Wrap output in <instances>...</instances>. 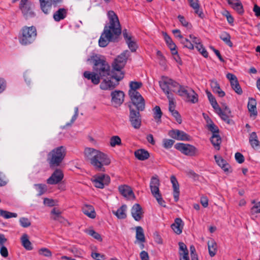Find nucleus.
<instances>
[{"label": "nucleus", "mask_w": 260, "mask_h": 260, "mask_svg": "<svg viewBox=\"0 0 260 260\" xmlns=\"http://www.w3.org/2000/svg\"><path fill=\"white\" fill-rule=\"evenodd\" d=\"M67 153L65 146L56 147L47 154V161L51 168L59 167L62 163Z\"/></svg>", "instance_id": "4"}, {"label": "nucleus", "mask_w": 260, "mask_h": 260, "mask_svg": "<svg viewBox=\"0 0 260 260\" xmlns=\"http://www.w3.org/2000/svg\"><path fill=\"white\" fill-rule=\"evenodd\" d=\"M226 77L230 80L232 89L237 94L241 95L243 91L240 86L236 76L232 73H228L226 74Z\"/></svg>", "instance_id": "17"}, {"label": "nucleus", "mask_w": 260, "mask_h": 260, "mask_svg": "<svg viewBox=\"0 0 260 260\" xmlns=\"http://www.w3.org/2000/svg\"><path fill=\"white\" fill-rule=\"evenodd\" d=\"M93 72L85 71L83 73L84 77L88 80H90L94 85H98L100 82V79H103L100 84V88L102 90H112L119 84V81L124 77V73H120L118 75L113 68L111 67L104 57L98 56H93Z\"/></svg>", "instance_id": "1"}, {"label": "nucleus", "mask_w": 260, "mask_h": 260, "mask_svg": "<svg viewBox=\"0 0 260 260\" xmlns=\"http://www.w3.org/2000/svg\"><path fill=\"white\" fill-rule=\"evenodd\" d=\"M126 205H123L116 211H113L112 212L118 218L124 219L126 217Z\"/></svg>", "instance_id": "29"}, {"label": "nucleus", "mask_w": 260, "mask_h": 260, "mask_svg": "<svg viewBox=\"0 0 260 260\" xmlns=\"http://www.w3.org/2000/svg\"><path fill=\"white\" fill-rule=\"evenodd\" d=\"M153 117L157 123H160L161 122V117L162 116V113L161 111L160 107L158 106H156L153 109Z\"/></svg>", "instance_id": "40"}, {"label": "nucleus", "mask_w": 260, "mask_h": 260, "mask_svg": "<svg viewBox=\"0 0 260 260\" xmlns=\"http://www.w3.org/2000/svg\"><path fill=\"white\" fill-rule=\"evenodd\" d=\"M61 0H39L40 9L45 14H49L53 4L60 3Z\"/></svg>", "instance_id": "15"}, {"label": "nucleus", "mask_w": 260, "mask_h": 260, "mask_svg": "<svg viewBox=\"0 0 260 260\" xmlns=\"http://www.w3.org/2000/svg\"><path fill=\"white\" fill-rule=\"evenodd\" d=\"M19 222L23 228H27L31 225V222L27 218L21 217L19 219Z\"/></svg>", "instance_id": "54"}, {"label": "nucleus", "mask_w": 260, "mask_h": 260, "mask_svg": "<svg viewBox=\"0 0 260 260\" xmlns=\"http://www.w3.org/2000/svg\"><path fill=\"white\" fill-rule=\"evenodd\" d=\"M68 10L64 8H60L53 14V18L55 21L58 22L64 19L67 15Z\"/></svg>", "instance_id": "26"}, {"label": "nucleus", "mask_w": 260, "mask_h": 260, "mask_svg": "<svg viewBox=\"0 0 260 260\" xmlns=\"http://www.w3.org/2000/svg\"><path fill=\"white\" fill-rule=\"evenodd\" d=\"M37 32L34 26L23 27L20 32L19 41L21 44L27 45L32 43L36 39Z\"/></svg>", "instance_id": "5"}, {"label": "nucleus", "mask_w": 260, "mask_h": 260, "mask_svg": "<svg viewBox=\"0 0 260 260\" xmlns=\"http://www.w3.org/2000/svg\"><path fill=\"white\" fill-rule=\"evenodd\" d=\"M123 36L129 49L132 52H135L137 48V44L136 42L132 39V36L128 34L126 29L123 30Z\"/></svg>", "instance_id": "19"}, {"label": "nucleus", "mask_w": 260, "mask_h": 260, "mask_svg": "<svg viewBox=\"0 0 260 260\" xmlns=\"http://www.w3.org/2000/svg\"><path fill=\"white\" fill-rule=\"evenodd\" d=\"M178 37L181 39V43L184 47H186L190 50L194 49V45L192 43L190 39L183 38L181 35H179Z\"/></svg>", "instance_id": "38"}, {"label": "nucleus", "mask_w": 260, "mask_h": 260, "mask_svg": "<svg viewBox=\"0 0 260 260\" xmlns=\"http://www.w3.org/2000/svg\"><path fill=\"white\" fill-rule=\"evenodd\" d=\"M196 48L198 50V51L205 57H207L208 56V53L207 50L203 47V45L201 44V42L199 44L195 46Z\"/></svg>", "instance_id": "50"}, {"label": "nucleus", "mask_w": 260, "mask_h": 260, "mask_svg": "<svg viewBox=\"0 0 260 260\" xmlns=\"http://www.w3.org/2000/svg\"><path fill=\"white\" fill-rule=\"evenodd\" d=\"M39 253L40 255L46 257H50L52 256L51 251L47 248H42L39 250Z\"/></svg>", "instance_id": "53"}, {"label": "nucleus", "mask_w": 260, "mask_h": 260, "mask_svg": "<svg viewBox=\"0 0 260 260\" xmlns=\"http://www.w3.org/2000/svg\"><path fill=\"white\" fill-rule=\"evenodd\" d=\"M184 226V222L180 218H176L174 222L172 224L171 228L177 235H180L182 232Z\"/></svg>", "instance_id": "21"}, {"label": "nucleus", "mask_w": 260, "mask_h": 260, "mask_svg": "<svg viewBox=\"0 0 260 260\" xmlns=\"http://www.w3.org/2000/svg\"><path fill=\"white\" fill-rule=\"evenodd\" d=\"M190 6L194 10L195 13L199 15L201 18H203L204 16L203 12L200 10V5L199 4L198 0H188Z\"/></svg>", "instance_id": "34"}, {"label": "nucleus", "mask_w": 260, "mask_h": 260, "mask_svg": "<svg viewBox=\"0 0 260 260\" xmlns=\"http://www.w3.org/2000/svg\"><path fill=\"white\" fill-rule=\"evenodd\" d=\"M238 14L242 15L244 13V9L240 1H239L237 3L234 4L231 6Z\"/></svg>", "instance_id": "48"}, {"label": "nucleus", "mask_w": 260, "mask_h": 260, "mask_svg": "<svg viewBox=\"0 0 260 260\" xmlns=\"http://www.w3.org/2000/svg\"><path fill=\"white\" fill-rule=\"evenodd\" d=\"M111 96L112 103L115 107L120 106L124 101V93L121 90L112 91Z\"/></svg>", "instance_id": "16"}, {"label": "nucleus", "mask_w": 260, "mask_h": 260, "mask_svg": "<svg viewBox=\"0 0 260 260\" xmlns=\"http://www.w3.org/2000/svg\"><path fill=\"white\" fill-rule=\"evenodd\" d=\"M189 38L190 39L192 43L195 46L201 43L200 39L193 35H190L189 36Z\"/></svg>", "instance_id": "61"}, {"label": "nucleus", "mask_w": 260, "mask_h": 260, "mask_svg": "<svg viewBox=\"0 0 260 260\" xmlns=\"http://www.w3.org/2000/svg\"><path fill=\"white\" fill-rule=\"evenodd\" d=\"M109 143L112 147H115L116 146H120L121 145V140L119 136H113L111 137Z\"/></svg>", "instance_id": "44"}, {"label": "nucleus", "mask_w": 260, "mask_h": 260, "mask_svg": "<svg viewBox=\"0 0 260 260\" xmlns=\"http://www.w3.org/2000/svg\"><path fill=\"white\" fill-rule=\"evenodd\" d=\"M142 86V83L140 82L132 81L129 83L130 89L128 91V94H130L133 91H137V89L140 88Z\"/></svg>", "instance_id": "47"}, {"label": "nucleus", "mask_w": 260, "mask_h": 260, "mask_svg": "<svg viewBox=\"0 0 260 260\" xmlns=\"http://www.w3.org/2000/svg\"><path fill=\"white\" fill-rule=\"evenodd\" d=\"M167 98L169 99V111L171 113H172V112L176 111L175 109V103L174 102L173 96H169L168 95V96H167Z\"/></svg>", "instance_id": "55"}, {"label": "nucleus", "mask_w": 260, "mask_h": 260, "mask_svg": "<svg viewBox=\"0 0 260 260\" xmlns=\"http://www.w3.org/2000/svg\"><path fill=\"white\" fill-rule=\"evenodd\" d=\"M193 89L187 86L181 85L180 84L178 89L177 91V93L179 95L185 99L187 101V98L191 94V92Z\"/></svg>", "instance_id": "22"}, {"label": "nucleus", "mask_w": 260, "mask_h": 260, "mask_svg": "<svg viewBox=\"0 0 260 260\" xmlns=\"http://www.w3.org/2000/svg\"><path fill=\"white\" fill-rule=\"evenodd\" d=\"M206 93L207 95L208 100L213 108V109L216 110H218V111L220 110V108L219 107L218 103L215 98V97L212 95V94L208 90H206Z\"/></svg>", "instance_id": "32"}, {"label": "nucleus", "mask_w": 260, "mask_h": 260, "mask_svg": "<svg viewBox=\"0 0 260 260\" xmlns=\"http://www.w3.org/2000/svg\"><path fill=\"white\" fill-rule=\"evenodd\" d=\"M220 38L229 47H233V43L231 41V36L229 34L224 31L220 34Z\"/></svg>", "instance_id": "42"}, {"label": "nucleus", "mask_w": 260, "mask_h": 260, "mask_svg": "<svg viewBox=\"0 0 260 260\" xmlns=\"http://www.w3.org/2000/svg\"><path fill=\"white\" fill-rule=\"evenodd\" d=\"M179 249L182 252H180L179 254L182 257L180 258V260H189L188 257V251L186 245L183 242L179 243Z\"/></svg>", "instance_id": "28"}, {"label": "nucleus", "mask_w": 260, "mask_h": 260, "mask_svg": "<svg viewBox=\"0 0 260 260\" xmlns=\"http://www.w3.org/2000/svg\"><path fill=\"white\" fill-rule=\"evenodd\" d=\"M21 242L22 245L27 250L32 249V246L31 242L29 240L28 236L26 234H24L21 237Z\"/></svg>", "instance_id": "33"}, {"label": "nucleus", "mask_w": 260, "mask_h": 260, "mask_svg": "<svg viewBox=\"0 0 260 260\" xmlns=\"http://www.w3.org/2000/svg\"><path fill=\"white\" fill-rule=\"evenodd\" d=\"M168 135L172 138L179 141H190L191 137L183 131L179 129H172Z\"/></svg>", "instance_id": "14"}, {"label": "nucleus", "mask_w": 260, "mask_h": 260, "mask_svg": "<svg viewBox=\"0 0 260 260\" xmlns=\"http://www.w3.org/2000/svg\"><path fill=\"white\" fill-rule=\"evenodd\" d=\"M172 115L175 118L178 123L180 124L182 122L181 116L177 111H175L171 113Z\"/></svg>", "instance_id": "64"}, {"label": "nucleus", "mask_w": 260, "mask_h": 260, "mask_svg": "<svg viewBox=\"0 0 260 260\" xmlns=\"http://www.w3.org/2000/svg\"><path fill=\"white\" fill-rule=\"evenodd\" d=\"M61 211L56 208H54L51 211V214L52 215V218L53 220L65 223L67 221L61 215Z\"/></svg>", "instance_id": "25"}, {"label": "nucleus", "mask_w": 260, "mask_h": 260, "mask_svg": "<svg viewBox=\"0 0 260 260\" xmlns=\"http://www.w3.org/2000/svg\"><path fill=\"white\" fill-rule=\"evenodd\" d=\"M208 248L210 256H214L217 251V244L215 241L212 239L208 242Z\"/></svg>", "instance_id": "36"}, {"label": "nucleus", "mask_w": 260, "mask_h": 260, "mask_svg": "<svg viewBox=\"0 0 260 260\" xmlns=\"http://www.w3.org/2000/svg\"><path fill=\"white\" fill-rule=\"evenodd\" d=\"M160 181L157 175L153 176L150 182V188L151 192L154 198H155L158 203L162 207H166L165 202L163 200L160 192L159 187Z\"/></svg>", "instance_id": "7"}, {"label": "nucleus", "mask_w": 260, "mask_h": 260, "mask_svg": "<svg viewBox=\"0 0 260 260\" xmlns=\"http://www.w3.org/2000/svg\"><path fill=\"white\" fill-rule=\"evenodd\" d=\"M85 159L98 171H105V166L111 163L110 157L106 153L94 148L87 147L84 151Z\"/></svg>", "instance_id": "3"}, {"label": "nucleus", "mask_w": 260, "mask_h": 260, "mask_svg": "<svg viewBox=\"0 0 260 260\" xmlns=\"http://www.w3.org/2000/svg\"><path fill=\"white\" fill-rule=\"evenodd\" d=\"M131 214L133 217L136 221H140L143 217V212L141 206L139 204H135L131 209Z\"/></svg>", "instance_id": "20"}, {"label": "nucleus", "mask_w": 260, "mask_h": 260, "mask_svg": "<svg viewBox=\"0 0 260 260\" xmlns=\"http://www.w3.org/2000/svg\"><path fill=\"white\" fill-rule=\"evenodd\" d=\"M87 233L88 235H89L90 236L93 237L94 239L100 241H101L102 240V238L101 235L99 233L94 231L93 230H88Z\"/></svg>", "instance_id": "56"}, {"label": "nucleus", "mask_w": 260, "mask_h": 260, "mask_svg": "<svg viewBox=\"0 0 260 260\" xmlns=\"http://www.w3.org/2000/svg\"><path fill=\"white\" fill-rule=\"evenodd\" d=\"M175 148L183 154L190 156H195L198 152L196 147L188 144L178 143L175 145Z\"/></svg>", "instance_id": "11"}, {"label": "nucleus", "mask_w": 260, "mask_h": 260, "mask_svg": "<svg viewBox=\"0 0 260 260\" xmlns=\"http://www.w3.org/2000/svg\"><path fill=\"white\" fill-rule=\"evenodd\" d=\"M0 216L5 219H9L13 217L16 218L18 215L16 213L10 212L0 209Z\"/></svg>", "instance_id": "46"}, {"label": "nucleus", "mask_w": 260, "mask_h": 260, "mask_svg": "<svg viewBox=\"0 0 260 260\" xmlns=\"http://www.w3.org/2000/svg\"><path fill=\"white\" fill-rule=\"evenodd\" d=\"M174 143L175 141L171 139H164L162 140L163 147L166 149L171 148L174 144Z\"/></svg>", "instance_id": "51"}, {"label": "nucleus", "mask_w": 260, "mask_h": 260, "mask_svg": "<svg viewBox=\"0 0 260 260\" xmlns=\"http://www.w3.org/2000/svg\"><path fill=\"white\" fill-rule=\"evenodd\" d=\"M210 86L213 91L214 93L218 94L219 96L223 97L225 95V92L221 89L219 84L216 81H211Z\"/></svg>", "instance_id": "27"}, {"label": "nucleus", "mask_w": 260, "mask_h": 260, "mask_svg": "<svg viewBox=\"0 0 260 260\" xmlns=\"http://www.w3.org/2000/svg\"><path fill=\"white\" fill-rule=\"evenodd\" d=\"M214 158L217 165L221 168L224 172L229 171V165L226 162V160L223 159L221 157H218L216 155L214 156Z\"/></svg>", "instance_id": "35"}, {"label": "nucleus", "mask_w": 260, "mask_h": 260, "mask_svg": "<svg viewBox=\"0 0 260 260\" xmlns=\"http://www.w3.org/2000/svg\"><path fill=\"white\" fill-rule=\"evenodd\" d=\"M132 106H135L136 110L144 111L145 108V102L144 98L138 91H133L128 94Z\"/></svg>", "instance_id": "10"}, {"label": "nucleus", "mask_w": 260, "mask_h": 260, "mask_svg": "<svg viewBox=\"0 0 260 260\" xmlns=\"http://www.w3.org/2000/svg\"><path fill=\"white\" fill-rule=\"evenodd\" d=\"M0 253L4 257H7L8 256V251L6 247L1 246L0 248Z\"/></svg>", "instance_id": "62"}, {"label": "nucleus", "mask_w": 260, "mask_h": 260, "mask_svg": "<svg viewBox=\"0 0 260 260\" xmlns=\"http://www.w3.org/2000/svg\"><path fill=\"white\" fill-rule=\"evenodd\" d=\"M63 178V174L60 169H56L47 180L49 184H56L60 182Z\"/></svg>", "instance_id": "18"}, {"label": "nucleus", "mask_w": 260, "mask_h": 260, "mask_svg": "<svg viewBox=\"0 0 260 260\" xmlns=\"http://www.w3.org/2000/svg\"><path fill=\"white\" fill-rule=\"evenodd\" d=\"M95 187L103 188L110 182V177L106 174H100L95 175L92 181Z\"/></svg>", "instance_id": "13"}, {"label": "nucleus", "mask_w": 260, "mask_h": 260, "mask_svg": "<svg viewBox=\"0 0 260 260\" xmlns=\"http://www.w3.org/2000/svg\"><path fill=\"white\" fill-rule=\"evenodd\" d=\"M43 202L45 205L48 206L52 207L55 205V201L53 199L45 198Z\"/></svg>", "instance_id": "63"}, {"label": "nucleus", "mask_w": 260, "mask_h": 260, "mask_svg": "<svg viewBox=\"0 0 260 260\" xmlns=\"http://www.w3.org/2000/svg\"><path fill=\"white\" fill-rule=\"evenodd\" d=\"M136 239L140 242L144 243L145 242V238L144 231L141 226L136 227Z\"/></svg>", "instance_id": "41"}, {"label": "nucleus", "mask_w": 260, "mask_h": 260, "mask_svg": "<svg viewBox=\"0 0 260 260\" xmlns=\"http://www.w3.org/2000/svg\"><path fill=\"white\" fill-rule=\"evenodd\" d=\"M109 22L104 28L99 44L100 47L107 46L109 42L115 41L121 34V27L119 19L113 11H109L108 13Z\"/></svg>", "instance_id": "2"}, {"label": "nucleus", "mask_w": 260, "mask_h": 260, "mask_svg": "<svg viewBox=\"0 0 260 260\" xmlns=\"http://www.w3.org/2000/svg\"><path fill=\"white\" fill-rule=\"evenodd\" d=\"M206 121L207 123V127L209 131H211L213 134L219 133V128L213 122L211 119L208 117V118L206 119Z\"/></svg>", "instance_id": "39"}, {"label": "nucleus", "mask_w": 260, "mask_h": 260, "mask_svg": "<svg viewBox=\"0 0 260 260\" xmlns=\"http://www.w3.org/2000/svg\"><path fill=\"white\" fill-rule=\"evenodd\" d=\"M251 212L253 214L260 213V201L255 203V205L251 209Z\"/></svg>", "instance_id": "57"}, {"label": "nucleus", "mask_w": 260, "mask_h": 260, "mask_svg": "<svg viewBox=\"0 0 260 260\" xmlns=\"http://www.w3.org/2000/svg\"><path fill=\"white\" fill-rule=\"evenodd\" d=\"M129 56V51L125 50L115 59L112 63V67L118 75H119L120 73H123L121 69L124 67Z\"/></svg>", "instance_id": "8"}, {"label": "nucleus", "mask_w": 260, "mask_h": 260, "mask_svg": "<svg viewBox=\"0 0 260 260\" xmlns=\"http://www.w3.org/2000/svg\"><path fill=\"white\" fill-rule=\"evenodd\" d=\"M235 157L236 161L239 164H242L244 161V157L243 154L240 152L236 153Z\"/></svg>", "instance_id": "59"}, {"label": "nucleus", "mask_w": 260, "mask_h": 260, "mask_svg": "<svg viewBox=\"0 0 260 260\" xmlns=\"http://www.w3.org/2000/svg\"><path fill=\"white\" fill-rule=\"evenodd\" d=\"M215 112L227 123L232 124L233 122V120L230 119L229 115L227 114L228 113L223 112L221 108L220 111L216 110Z\"/></svg>", "instance_id": "43"}, {"label": "nucleus", "mask_w": 260, "mask_h": 260, "mask_svg": "<svg viewBox=\"0 0 260 260\" xmlns=\"http://www.w3.org/2000/svg\"><path fill=\"white\" fill-rule=\"evenodd\" d=\"M69 250L75 257H82L83 256V251L81 249H78L76 247H73Z\"/></svg>", "instance_id": "52"}, {"label": "nucleus", "mask_w": 260, "mask_h": 260, "mask_svg": "<svg viewBox=\"0 0 260 260\" xmlns=\"http://www.w3.org/2000/svg\"><path fill=\"white\" fill-rule=\"evenodd\" d=\"M119 191L120 193L126 198H134V194L131 187L127 185H121L119 186Z\"/></svg>", "instance_id": "24"}, {"label": "nucleus", "mask_w": 260, "mask_h": 260, "mask_svg": "<svg viewBox=\"0 0 260 260\" xmlns=\"http://www.w3.org/2000/svg\"><path fill=\"white\" fill-rule=\"evenodd\" d=\"M129 109V121L132 126L135 129H139L141 126V110L135 109L131 104L128 105Z\"/></svg>", "instance_id": "9"}, {"label": "nucleus", "mask_w": 260, "mask_h": 260, "mask_svg": "<svg viewBox=\"0 0 260 260\" xmlns=\"http://www.w3.org/2000/svg\"><path fill=\"white\" fill-rule=\"evenodd\" d=\"M159 85L167 96H173V92H177L180 84L175 80L166 76H162Z\"/></svg>", "instance_id": "6"}, {"label": "nucleus", "mask_w": 260, "mask_h": 260, "mask_svg": "<svg viewBox=\"0 0 260 260\" xmlns=\"http://www.w3.org/2000/svg\"><path fill=\"white\" fill-rule=\"evenodd\" d=\"M191 92V94L187 98L186 101L190 102L192 104H195L198 102V95L193 90Z\"/></svg>", "instance_id": "49"}, {"label": "nucleus", "mask_w": 260, "mask_h": 260, "mask_svg": "<svg viewBox=\"0 0 260 260\" xmlns=\"http://www.w3.org/2000/svg\"><path fill=\"white\" fill-rule=\"evenodd\" d=\"M82 210L83 213L89 218L93 219L95 217L96 213L92 206L85 204L82 207Z\"/></svg>", "instance_id": "23"}, {"label": "nucleus", "mask_w": 260, "mask_h": 260, "mask_svg": "<svg viewBox=\"0 0 260 260\" xmlns=\"http://www.w3.org/2000/svg\"><path fill=\"white\" fill-rule=\"evenodd\" d=\"M135 157L140 160H144L149 157V152L143 149L137 150L135 152Z\"/></svg>", "instance_id": "30"}, {"label": "nucleus", "mask_w": 260, "mask_h": 260, "mask_svg": "<svg viewBox=\"0 0 260 260\" xmlns=\"http://www.w3.org/2000/svg\"><path fill=\"white\" fill-rule=\"evenodd\" d=\"M256 102L255 100L253 98L249 99L247 107L249 112L251 113V116L252 115L256 116L257 115V111L256 108Z\"/></svg>", "instance_id": "37"}, {"label": "nucleus", "mask_w": 260, "mask_h": 260, "mask_svg": "<svg viewBox=\"0 0 260 260\" xmlns=\"http://www.w3.org/2000/svg\"><path fill=\"white\" fill-rule=\"evenodd\" d=\"M32 4L28 0H21L20 1L19 8L26 19L35 17V14L32 10Z\"/></svg>", "instance_id": "12"}, {"label": "nucleus", "mask_w": 260, "mask_h": 260, "mask_svg": "<svg viewBox=\"0 0 260 260\" xmlns=\"http://www.w3.org/2000/svg\"><path fill=\"white\" fill-rule=\"evenodd\" d=\"M91 256L95 260H103L105 258L104 255L97 252H92Z\"/></svg>", "instance_id": "60"}, {"label": "nucleus", "mask_w": 260, "mask_h": 260, "mask_svg": "<svg viewBox=\"0 0 260 260\" xmlns=\"http://www.w3.org/2000/svg\"><path fill=\"white\" fill-rule=\"evenodd\" d=\"M251 147L255 150H258L260 148V142L258 141V139L256 140H253L252 142H250Z\"/></svg>", "instance_id": "58"}, {"label": "nucleus", "mask_w": 260, "mask_h": 260, "mask_svg": "<svg viewBox=\"0 0 260 260\" xmlns=\"http://www.w3.org/2000/svg\"><path fill=\"white\" fill-rule=\"evenodd\" d=\"M212 144L215 149L219 150L221 143V139L218 134H214L210 138Z\"/></svg>", "instance_id": "31"}, {"label": "nucleus", "mask_w": 260, "mask_h": 260, "mask_svg": "<svg viewBox=\"0 0 260 260\" xmlns=\"http://www.w3.org/2000/svg\"><path fill=\"white\" fill-rule=\"evenodd\" d=\"M34 186L38 191V196H42L47 191V186L44 184H36Z\"/></svg>", "instance_id": "45"}]
</instances>
